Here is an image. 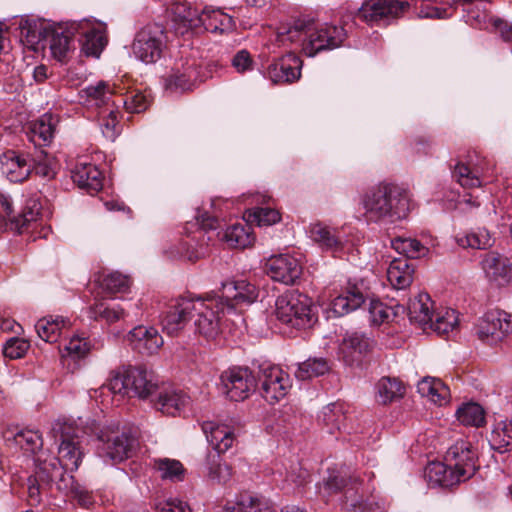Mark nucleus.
I'll return each mask as SVG.
<instances>
[{
  "label": "nucleus",
  "mask_w": 512,
  "mask_h": 512,
  "mask_svg": "<svg viewBox=\"0 0 512 512\" xmlns=\"http://www.w3.org/2000/svg\"><path fill=\"white\" fill-rule=\"evenodd\" d=\"M429 327L439 335H445L456 329L458 325V314L453 309H443L433 314Z\"/></svg>",
  "instance_id": "nucleus-49"
},
{
  "label": "nucleus",
  "mask_w": 512,
  "mask_h": 512,
  "mask_svg": "<svg viewBox=\"0 0 512 512\" xmlns=\"http://www.w3.org/2000/svg\"><path fill=\"white\" fill-rule=\"evenodd\" d=\"M393 248L399 253L404 255L403 258L416 259L425 255L427 248L423 246L420 241L411 238H398L392 241Z\"/></svg>",
  "instance_id": "nucleus-57"
},
{
  "label": "nucleus",
  "mask_w": 512,
  "mask_h": 512,
  "mask_svg": "<svg viewBox=\"0 0 512 512\" xmlns=\"http://www.w3.org/2000/svg\"><path fill=\"white\" fill-rule=\"evenodd\" d=\"M190 403V397L182 390L175 388H164L157 394L153 401L154 407L166 415L175 416L180 414Z\"/></svg>",
  "instance_id": "nucleus-26"
},
{
  "label": "nucleus",
  "mask_w": 512,
  "mask_h": 512,
  "mask_svg": "<svg viewBox=\"0 0 512 512\" xmlns=\"http://www.w3.org/2000/svg\"><path fill=\"white\" fill-rule=\"evenodd\" d=\"M87 25L79 29L77 34L80 35L79 42L82 51L88 56L98 57L107 43V39L101 28L91 26L88 20H83Z\"/></svg>",
  "instance_id": "nucleus-33"
},
{
  "label": "nucleus",
  "mask_w": 512,
  "mask_h": 512,
  "mask_svg": "<svg viewBox=\"0 0 512 512\" xmlns=\"http://www.w3.org/2000/svg\"><path fill=\"white\" fill-rule=\"evenodd\" d=\"M41 208L42 206L38 199H28L18 218H10V230L19 234L28 232L40 216Z\"/></svg>",
  "instance_id": "nucleus-38"
},
{
  "label": "nucleus",
  "mask_w": 512,
  "mask_h": 512,
  "mask_svg": "<svg viewBox=\"0 0 512 512\" xmlns=\"http://www.w3.org/2000/svg\"><path fill=\"white\" fill-rule=\"evenodd\" d=\"M133 349L143 354H154L163 345V338L154 327L137 326L127 335Z\"/></svg>",
  "instance_id": "nucleus-25"
},
{
  "label": "nucleus",
  "mask_w": 512,
  "mask_h": 512,
  "mask_svg": "<svg viewBox=\"0 0 512 512\" xmlns=\"http://www.w3.org/2000/svg\"><path fill=\"white\" fill-rule=\"evenodd\" d=\"M68 325L69 320L62 316H47L37 321L35 329L42 340L53 343L60 337L62 329Z\"/></svg>",
  "instance_id": "nucleus-40"
},
{
  "label": "nucleus",
  "mask_w": 512,
  "mask_h": 512,
  "mask_svg": "<svg viewBox=\"0 0 512 512\" xmlns=\"http://www.w3.org/2000/svg\"><path fill=\"white\" fill-rule=\"evenodd\" d=\"M409 8V3L402 0H366L357 15L367 23L387 25L402 17Z\"/></svg>",
  "instance_id": "nucleus-7"
},
{
  "label": "nucleus",
  "mask_w": 512,
  "mask_h": 512,
  "mask_svg": "<svg viewBox=\"0 0 512 512\" xmlns=\"http://www.w3.org/2000/svg\"><path fill=\"white\" fill-rule=\"evenodd\" d=\"M101 286L110 293L125 292L130 287V279L119 272H112L103 278Z\"/></svg>",
  "instance_id": "nucleus-62"
},
{
  "label": "nucleus",
  "mask_w": 512,
  "mask_h": 512,
  "mask_svg": "<svg viewBox=\"0 0 512 512\" xmlns=\"http://www.w3.org/2000/svg\"><path fill=\"white\" fill-rule=\"evenodd\" d=\"M425 478L431 487L449 488L464 482L446 461L429 463L425 468Z\"/></svg>",
  "instance_id": "nucleus-29"
},
{
  "label": "nucleus",
  "mask_w": 512,
  "mask_h": 512,
  "mask_svg": "<svg viewBox=\"0 0 512 512\" xmlns=\"http://www.w3.org/2000/svg\"><path fill=\"white\" fill-rule=\"evenodd\" d=\"M309 28V21L296 19L293 22L282 23L277 27L275 42L279 47H288L294 44L302 47L303 39L306 38V31Z\"/></svg>",
  "instance_id": "nucleus-30"
},
{
  "label": "nucleus",
  "mask_w": 512,
  "mask_h": 512,
  "mask_svg": "<svg viewBox=\"0 0 512 512\" xmlns=\"http://www.w3.org/2000/svg\"><path fill=\"white\" fill-rule=\"evenodd\" d=\"M72 179L79 188L89 194L100 191L103 185L102 172L91 163H77L72 170Z\"/></svg>",
  "instance_id": "nucleus-28"
},
{
  "label": "nucleus",
  "mask_w": 512,
  "mask_h": 512,
  "mask_svg": "<svg viewBox=\"0 0 512 512\" xmlns=\"http://www.w3.org/2000/svg\"><path fill=\"white\" fill-rule=\"evenodd\" d=\"M275 315L280 322L296 329L312 328L318 320L312 299L298 291H289L277 298Z\"/></svg>",
  "instance_id": "nucleus-3"
},
{
  "label": "nucleus",
  "mask_w": 512,
  "mask_h": 512,
  "mask_svg": "<svg viewBox=\"0 0 512 512\" xmlns=\"http://www.w3.org/2000/svg\"><path fill=\"white\" fill-rule=\"evenodd\" d=\"M15 443L21 449L34 453L42 446V438L37 431L20 430L14 435Z\"/></svg>",
  "instance_id": "nucleus-59"
},
{
  "label": "nucleus",
  "mask_w": 512,
  "mask_h": 512,
  "mask_svg": "<svg viewBox=\"0 0 512 512\" xmlns=\"http://www.w3.org/2000/svg\"><path fill=\"white\" fill-rule=\"evenodd\" d=\"M414 266L407 258H395L387 269V279L395 289H405L413 281Z\"/></svg>",
  "instance_id": "nucleus-34"
},
{
  "label": "nucleus",
  "mask_w": 512,
  "mask_h": 512,
  "mask_svg": "<svg viewBox=\"0 0 512 512\" xmlns=\"http://www.w3.org/2000/svg\"><path fill=\"white\" fill-rule=\"evenodd\" d=\"M153 467L160 473L163 480L182 481L185 469L182 463L175 459L160 458L155 459Z\"/></svg>",
  "instance_id": "nucleus-53"
},
{
  "label": "nucleus",
  "mask_w": 512,
  "mask_h": 512,
  "mask_svg": "<svg viewBox=\"0 0 512 512\" xmlns=\"http://www.w3.org/2000/svg\"><path fill=\"white\" fill-rule=\"evenodd\" d=\"M373 341L359 332L347 333L339 345V354L348 365L361 361L372 348Z\"/></svg>",
  "instance_id": "nucleus-22"
},
{
  "label": "nucleus",
  "mask_w": 512,
  "mask_h": 512,
  "mask_svg": "<svg viewBox=\"0 0 512 512\" xmlns=\"http://www.w3.org/2000/svg\"><path fill=\"white\" fill-rule=\"evenodd\" d=\"M54 131L52 115L45 114L30 124L31 140L39 145L49 143L53 138Z\"/></svg>",
  "instance_id": "nucleus-46"
},
{
  "label": "nucleus",
  "mask_w": 512,
  "mask_h": 512,
  "mask_svg": "<svg viewBox=\"0 0 512 512\" xmlns=\"http://www.w3.org/2000/svg\"><path fill=\"white\" fill-rule=\"evenodd\" d=\"M31 162L32 172L41 178L51 180L56 176V163L43 150L36 151L34 155H31Z\"/></svg>",
  "instance_id": "nucleus-54"
},
{
  "label": "nucleus",
  "mask_w": 512,
  "mask_h": 512,
  "mask_svg": "<svg viewBox=\"0 0 512 512\" xmlns=\"http://www.w3.org/2000/svg\"><path fill=\"white\" fill-rule=\"evenodd\" d=\"M456 243L462 248L486 250L492 247L494 239L486 228H477L455 237Z\"/></svg>",
  "instance_id": "nucleus-43"
},
{
  "label": "nucleus",
  "mask_w": 512,
  "mask_h": 512,
  "mask_svg": "<svg viewBox=\"0 0 512 512\" xmlns=\"http://www.w3.org/2000/svg\"><path fill=\"white\" fill-rule=\"evenodd\" d=\"M375 389L376 400L383 405L396 401L405 394V387L397 378L382 377L376 383Z\"/></svg>",
  "instance_id": "nucleus-39"
},
{
  "label": "nucleus",
  "mask_w": 512,
  "mask_h": 512,
  "mask_svg": "<svg viewBox=\"0 0 512 512\" xmlns=\"http://www.w3.org/2000/svg\"><path fill=\"white\" fill-rule=\"evenodd\" d=\"M86 22H72L68 25L58 26L51 31L50 50L53 57L59 61H65L72 48V38L79 29L84 28Z\"/></svg>",
  "instance_id": "nucleus-20"
},
{
  "label": "nucleus",
  "mask_w": 512,
  "mask_h": 512,
  "mask_svg": "<svg viewBox=\"0 0 512 512\" xmlns=\"http://www.w3.org/2000/svg\"><path fill=\"white\" fill-rule=\"evenodd\" d=\"M247 221L256 223L258 226H270L280 221V213L272 208L261 207L256 208L253 212H249Z\"/></svg>",
  "instance_id": "nucleus-60"
},
{
  "label": "nucleus",
  "mask_w": 512,
  "mask_h": 512,
  "mask_svg": "<svg viewBox=\"0 0 512 512\" xmlns=\"http://www.w3.org/2000/svg\"><path fill=\"white\" fill-rule=\"evenodd\" d=\"M346 22L341 25L323 24L314 26L309 21V28L306 31V38L302 42V53L307 57H314L325 51L334 50L343 45L348 37L345 28Z\"/></svg>",
  "instance_id": "nucleus-4"
},
{
  "label": "nucleus",
  "mask_w": 512,
  "mask_h": 512,
  "mask_svg": "<svg viewBox=\"0 0 512 512\" xmlns=\"http://www.w3.org/2000/svg\"><path fill=\"white\" fill-rule=\"evenodd\" d=\"M29 346V343L24 339L16 337L11 338L5 343L3 347V354L5 357L10 359H18L25 355Z\"/></svg>",
  "instance_id": "nucleus-64"
},
{
  "label": "nucleus",
  "mask_w": 512,
  "mask_h": 512,
  "mask_svg": "<svg viewBox=\"0 0 512 512\" xmlns=\"http://www.w3.org/2000/svg\"><path fill=\"white\" fill-rule=\"evenodd\" d=\"M193 308V298H180L171 303L161 318L163 331L168 335L177 334L191 318Z\"/></svg>",
  "instance_id": "nucleus-17"
},
{
  "label": "nucleus",
  "mask_w": 512,
  "mask_h": 512,
  "mask_svg": "<svg viewBox=\"0 0 512 512\" xmlns=\"http://www.w3.org/2000/svg\"><path fill=\"white\" fill-rule=\"evenodd\" d=\"M61 443L58 448L60 462L64 470H77L83 457L79 437L70 434V427L60 426Z\"/></svg>",
  "instance_id": "nucleus-19"
},
{
  "label": "nucleus",
  "mask_w": 512,
  "mask_h": 512,
  "mask_svg": "<svg viewBox=\"0 0 512 512\" xmlns=\"http://www.w3.org/2000/svg\"><path fill=\"white\" fill-rule=\"evenodd\" d=\"M476 334L482 341L496 344L512 332V317L502 310H491L479 319Z\"/></svg>",
  "instance_id": "nucleus-11"
},
{
  "label": "nucleus",
  "mask_w": 512,
  "mask_h": 512,
  "mask_svg": "<svg viewBox=\"0 0 512 512\" xmlns=\"http://www.w3.org/2000/svg\"><path fill=\"white\" fill-rule=\"evenodd\" d=\"M418 393L440 406L447 403L450 390L440 379L425 377L417 384Z\"/></svg>",
  "instance_id": "nucleus-37"
},
{
  "label": "nucleus",
  "mask_w": 512,
  "mask_h": 512,
  "mask_svg": "<svg viewBox=\"0 0 512 512\" xmlns=\"http://www.w3.org/2000/svg\"><path fill=\"white\" fill-rule=\"evenodd\" d=\"M119 114L118 108L115 107L113 109L106 107L101 112V130L104 137L109 140H114L119 133Z\"/></svg>",
  "instance_id": "nucleus-58"
},
{
  "label": "nucleus",
  "mask_w": 512,
  "mask_h": 512,
  "mask_svg": "<svg viewBox=\"0 0 512 512\" xmlns=\"http://www.w3.org/2000/svg\"><path fill=\"white\" fill-rule=\"evenodd\" d=\"M259 295L258 288L246 280H232L222 284L221 296H216L229 313L236 311L242 306L254 303Z\"/></svg>",
  "instance_id": "nucleus-13"
},
{
  "label": "nucleus",
  "mask_w": 512,
  "mask_h": 512,
  "mask_svg": "<svg viewBox=\"0 0 512 512\" xmlns=\"http://www.w3.org/2000/svg\"><path fill=\"white\" fill-rule=\"evenodd\" d=\"M223 512H273V509L265 500L242 495L236 503L227 505Z\"/></svg>",
  "instance_id": "nucleus-51"
},
{
  "label": "nucleus",
  "mask_w": 512,
  "mask_h": 512,
  "mask_svg": "<svg viewBox=\"0 0 512 512\" xmlns=\"http://www.w3.org/2000/svg\"><path fill=\"white\" fill-rule=\"evenodd\" d=\"M328 370L329 365L324 358H310L299 365L295 375L300 380H306L323 375Z\"/></svg>",
  "instance_id": "nucleus-56"
},
{
  "label": "nucleus",
  "mask_w": 512,
  "mask_h": 512,
  "mask_svg": "<svg viewBox=\"0 0 512 512\" xmlns=\"http://www.w3.org/2000/svg\"><path fill=\"white\" fill-rule=\"evenodd\" d=\"M490 446L499 453H505L512 449V420L501 421L493 429L490 438Z\"/></svg>",
  "instance_id": "nucleus-45"
},
{
  "label": "nucleus",
  "mask_w": 512,
  "mask_h": 512,
  "mask_svg": "<svg viewBox=\"0 0 512 512\" xmlns=\"http://www.w3.org/2000/svg\"><path fill=\"white\" fill-rule=\"evenodd\" d=\"M166 33L161 24H147L136 34L132 50L136 58L144 63H155L166 45Z\"/></svg>",
  "instance_id": "nucleus-6"
},
{
  "label": "nucleus",
  "mask_w": 512,
  "mask_h": 512,
  "mask_svg": "<svg viewBox=\"0 0 512 512\" xmlns=\"http://www.w3.org/2000/svg\"><path fill=\"white\" fill-rule=\"evenodd\" d=\"M225 393L233 401L249 397L257 387L256 376L247 367H234L221 375Z\"/></svg>",
  "instance_id": "nucleus-12"
},
{
  "label": "nucleus",
  "mask_w": 512,
  "mask_h": 512,
  "mask_svg": "<svg viewBox=\"0 0 512 512\" xmlns=\"http://www.w3.org/2000/svg\"><path fill=\"white\" fill-rule=\"evenodd\" d=\"M32 173V162L30 154H18L13 156L9 162L7 176L12 182H22Z\"/></svg>",
  "instance_id": "nucleus-48"
},
{
  "label": "nucleus",
  "mask_w": 512,
  "mask_h": 512,
  "mask_svg": "<svg viewBox=\"0 0 512 512\" xmlns=\"http://www.w3.org/2000/svg\"><path fill=\"white\" fill-rule=\"evenodd\" d=\"M90 317L95 320H104L108 324L115 323L125 317V309L119 304L96 303L90 307Z\"/></svg>",
  "instance_id": "nucleus-50"
},
{
  "label": "nucleus",
  "mask_w": 512,
  "mask_h": 512,
  "mask_svg": "<svg viewBox=\"0 0 512 512\" xmlns=\"http://www.w3.org/2000/svg\"><path fill=\"white\" fill-rule=\"evenodd\" d=\"M336 230L322 223L313 224L310 228L311 238L318 243L322 249L337 251L341 248L342 242Z\"/></svg>",
  "instance_id": "nucleus-44"
},
{
  "label": "nucleus",
  "mask_w": 512,
  "mask_h": 512,
  "mask_svg": "<svg viewBox=\"0 0 512 512\" xmlns=\"http://www.w3.org/2000/svg\"><path fill=\"white\" fill-rule=\"evenodd\" d=\"M458 421L465 426L480 427L485 422L483 408L477 403H465L456 411Z\"/></svg>",
  "instance_id": "nucleus-52"
},
{
  "label": "nucleus",
  "mask_w": 512,
  "mask_h": 512,
  "mask_svg": "<svg viewBox=\"0 0 512 512\" xmlns=\"http://www.w3.org/2000/svg\"><path fill=\"white\" fill-rule=\"evenodd\" d=\"M453 178L463 188H476L482 185V170L479 167L473 169L464 163H457L452 172Z\"/></svg>",
  "instance_id": "nucleus-47"
},
{
  "label": "nucleus",
  "mask_w": 512,
  "mask_h": 512,
  "mask_svg": "<svg viewBox=\"0 0 512 512\" xmlns=\"http://www.w3.org/2000/svg\"><path fill=\"white\" fill-rule=\"evenodd\" d=\"M399 310H401L402 313H404L405 307L398 305L394 310L393 308L388 307L379 300L371 299L368 307L370 322L374 325H380L388 321L391 318V316L398 315Z\"/></svg>",
  "instance_id": "nucleus-55"
},
{
  "label": "nucleus",
  "mask_w": 512,
  "mask_h": 512,
  "mask_svg": "<svg viewBox=\"0 0 512 512\" xmlns=\"http://www.w3.org/2000/svg\"><path fill=\"white\" fill-rule=\"evenodd\" d=\"M119 91L121 89L119 88ZM112 100V107L119 108L123 106L128 113L144 112L150 105L149 95L139 90H127L125 93H118Z\"/></svg>",
  "instance_id": "nucleus-36"
},
{
  "label": "nucleus",
  "mask_w": 512,
  "mask_h": 512,
  "mask_svg": "<svg viewBox=\"0 0 512 512\" xmlns=\"http://www.w3.org/2000/svg\"><path fill=\"white\" fill-rule=\"evenodd\" d=\"M265 270L274 281L286 285L294 284L302 274V267L298 260L285 254L270 257L266 261Z\"/></svg>",
  "instance_id": "nucleus-16"
},
{
  "label": "nucleus",
  "mask_w": 512,
  "mask_h": 512,
  "mask_svg": "<svg viewBox=\"0 0 512 512\" xmlns=\"http://www.w3.org/2000/svg\"><path fill=\"white\" fill-rule=\"evenodd\" d=\"M433 302L427 293H418L414 298L410 299L407 308V315L410 322L416 323L421 327H425L432 322Z\"/></svg>",
  "instance_id": "nucleus-31"
},
{
  "label": "nucleus",
  "mask_w": 512,
  "mask_h": 512,
  "mask_svg": "<svg viewBox=\"0 0 512 512\" xmlns=\"http://www.w3.org/2000/svg\"><path fill=\"white\" fill-rule=\"evenodd\" d=\"M367 295L357 285H349L330 303V311L337 317L357 310L365 303Z\"/></svg>",
  "instance_id": "nucleus-27"
},
{
  "label": "nucleus",
  "mask_w": 512,
  "mask_h": 512,
  "mask_svg": "<svg viewBox=\"0 0 512 512\" xmlns=\"http://www.w3.org/2000/svg\"><path fill=\"white\" fill-rule=\"evenodd\" d=\"M363 217L368 223H394L405 219L410 211V198L405 188L380 182L360 197Z\"/></svg>",
  "instance_id": "nucleus-1"
},
{
  "label": "nucleus",
  "mask_w": 512,
  "mask_h": 512,
  "mask_svg": "<svg viewBox=\"0 0 512 512\" xmlns=\"http://www.w3.org/2000/svg\"><path fill=\"white\" fill-rule=\"evenodd\" d=\"M257 379L262 396L271 404L284 398L291 387L289 375L267 362L259 365Z\"/></svg>",
  "instance_id": "nucleus-8"
},
{
  "label": "nucleus",
  "mask_w": 512,
  "mask_h": 512,
  "mask_svg": "<svg viewBox=\"0 0 512 512\" xmlns=\"http://www.w3.org/2000/svg\"><path fill=\"white\" fill-rule=\"evenodd\" d=\"M199 79L198 64L194 59H181L175 63L167 76L166 88L171 90H190Z\"/></svg>",
  "instance_id": "nucleus-18"
},
{
  "label": "nucleus",
  "mask_w": 512,
  "mask_h": 512,
  "mask_svg": "<svg viewBox=\"0 0 512 512\" xmlns=\"http://www.w3.org/2000/svg\"><path fill=\"white\" fill-rule=\"evenodd\" d=\"M19 29L21 40L25 41L28 45L38 43L41 38V30L34 21L21 18L19 20Z\"/></svg>",
  "instance_id": "nucleus-63"
},
{
  "label": "nucleus",
  "mask_w": 512,
  "mask_h": 512,
  "mask_svg": "<svg viewBox=\"0 0 512 512\" xmlns=\"http://www.w3.org/2000/svg\"><path fill=\"white\" fill-rule=\"evenodd\" d=\"M303 62L293 52L274 58L266 69V76L274 84H290L301 77Z\"/></svg>",
  "instance_id": "nucleus-14"
},
{
  "label": "nucleus",
  "mask_w": 512,
  "mask_h": 512,
  "mask_svg": "<svg viewBox=\"0 0 512 512\" xmlns=\"http://www.w3.org/2000/svg\"><path fill=\"white\" fill-rule=\"evenodd\" d=\"M329 493L344 491L343 508L346 512H364L366 503L359 494L358 478L344 472L331 473L325 481Z\"/></svg>",
  "instance_id": "nucleus-9"
},
{
  "label": "nucleus",
  "mask_w": 512,
  "mask_h": 512,
  "mask_svg": "<svg viewBox=\"0 0 512 512\" xmlns=\"http://www.w3.org/2000/svg\"><path fill=\"white\" fill-rule=\"evenodd\" d=\"M344 419L345 415L341 404L331 403L323 408L322 421L329 428L330 433L333 432V429H340Z\"/></svg>",
  "instance_id": "nucleus-61"
},
{
  "label": "nucleus",
  "mask_w": 512,
  "mask_h": 512,
  "mask_svg": "<svg viewBox=\"0 0 512 512\" xmlns=\"http://www.w3.org/2000/svg\"><path fill=\"white\" fill-rule=\"evenodd\" d=\"M477 455L471 449V444L460 440L448 448L445 454V461L466 481L470 479L477 470Z\"/></svg>",
  "instance_id": "nucleus-15"
},
{
  "label": "nucleus",
  "mask_w": 512,
  "mask_h": 512,
  "mask_svg": "<svg viewBox=\"0 0 512 512\" xmlns=\"http://www.w3.org/2000/svg\"><path fill=\"white\" fill-rule=\"evenodd\" d=\"M225 311L224 302L216 296L194 299L191 318H194L196 333L208 340L215 339L221 331V319Z\"/></svg>",
  "instance_id": "nucleus-5"
},
{
  "label": "nucleus",
  "mask_w": 512,
  "mask_h": 512,
  "mask_svg": "<svg viewBox=\"0 0 512 512\" xmlns=\"http://www.w3.org/2000/svg\"><path fill=\"white\" fill-rule=\"evenodd\" d=\"M486 276L499 286L512 282V262L497 253H487L481 261Z\"/></svg>",
  "instance_id": "nucleus-24"
},
{
  "label": "nucleus",
  "mask_w": 512,
  "mask_h": 512,
  "mask_svg": "<svg viewBox=\"0 0 512 512\" xmlns=\"http://www.w3.org/2000/svg\"><path fill=\"white\" fill-rule=\"evenodd\" d=\"M97 454L105 463H118L132 456L137 440L128 432L98 438Z\"/></svg>",
  "instance_id": "nucleus-10"
},
{
  "label": "nucleus",
  "mask_w": 512,
  "mask_h": 512,
  "mask_svg": "<svg viewBox=\"0 0 512 512\" xmlns=\"http://www.w3.org/2000/svg\"><path fill=\"white\" fill-rule=\"evenodd\" d=\"M126 385L129 394L147 399L157 390V383L151 371L142 366H130L126 369Z\"/></svg>",
  "instance_id": "nucleus-21"
},
{
  "label": "nucleus",
  "mask_w": 512,
  "mask_h": 512,
  "mask_svg": "<svg viewBox=\"0 0 512 512\" xmlns=\"http://www.w3.org/2000/svg\"><path fill=\"white\" fill-rule=\"evenodd\" d=\"M173 28L176 34L186 35L189 32L201 31V13L185 3H174L171 7Z\"/></svg>",
  "instance_id": "nucleus-23"
},
{
  "label": "nucleus",
  "mask_w": 512,
  "mask_h": 512,
  "mask_svg": "<svg viewBox=\"0 0 512 512\" xmlns=\"http://www.w3.org/2000/svg\"><path fill=\"white\" fill-rule=\"evenodd\" d=\"M202 430L216 452L207 455V477L215 484L225 485L232 477V469L229 465L220 463V454L232 447L235 441L234 430L227 425L212 421L204 422Z\"/></svg>",
  "instance_id": "nucleus-2"
},
{
  "label": "nucleus",
  "mask_w": 512,
  "mask_h": 512,
  "mask_svg": "<svg viewBox=\"0 0 512 512\" xmlns=\"http://www.w3.org/2000/svg\"><path fill=\"white\" fill-rule=\"evenodd\" d=\"M201 30L214 34H224L233 31L235 22L233 18L219 9L205 8L201 12Z\"/></svg>",
  "instance_id": "nucleus-32"
},
{
  "label": "nucleus",
  "mask_w": 512,
  "mask_h": 512,
  "mask_svg": "<svg viewBox=\"0 0 512 512\" xmlns=\"http://www.w3.org/2000/svg\"><path fill=\"white\" fill-rule=\"evenodd\" d=\"M37 467L34 473V477L39 479L43 486H52L58 476H61L63 465L60 459L54 456L47 457L45 459H37Z\"/></svg>",
  "instance_id": "nucleus-41"
},
{
  "label": "nucleus",
  "mask_w": 512,
  "mask_h": 512,
  "mask_svg": "<svg viewBox=\"0 0 512 512\" xmlns=\"http://www.w3.org/2000/svg\"><path fill=\"white\" fill-rule=\"evenodd\" d=\"M222 239L231 247L246 248L253 244L255 237L248 224H234L223 233Z\"/></svg>",
  "instance_id": "nucleus-42"
},
{
  "label": "nucleus",
  "mask_w": 512,
  "mask_h": 512,
  "mask_svg": "<svg viewBox=\"0 0 512 512\" xmlns=\"http://www.w3.org/2000/svg\"><path fill=\"white\" fill-rule=\"evenodd\" d=\"M81 97L86 98V101L93 103L96 106H107L109 102L119 93V87L116 85H109L105 81H98L95 84L88 85L81 90Z\"/></svg>",
  "instance_id": "nucleus-35"
}]
</instances>
